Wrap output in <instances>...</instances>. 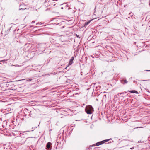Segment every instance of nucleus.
Listing matches in <instances>:
<instances>
[{
    "instance_id": "nucleus-2",
    "label": "nucleus",
    "mask_w": 150,
    "mask_h": 150,
    "mask_svg": "<svg viewBox=\"0 0 150 150\" xmlns=\"http://www.w3.org/2000/svg\"><path fill=\"white\" fill-rule=\"evenodd\" d=\"M85 111L88 114H91L93 112V108L90 105L88 106L85 108Z\"/></svg>"
},
{
    "instance_id": "nucleus-17",
    "label": "nucleus",
    "mask_w": 150,
    "mask_h": 150,
    "mask_svg": "<svg viewBox=\"0 0 150 150\" xmlns=\"http://www.w3.org/2000/svg\"><path fill=\"white\" fill-rule=\"evenodd\" d=\"M106 96V95H104V96Z\"/></svg>"
},
{
    "instance_id": "nucleus-9",
    "label": "nucleus",
    "mask_w": 150,
    "mask_h": 150,
    "mask_svg": "<svg viewBox=\"0 0 150 150\" xmlns=\"http://www.w3.org/2000/svg\"><path fill=\"white\" fill-rule=\"evenodd\" d=\"M31 111H30V114H29V116H30V117H32V115H31Z\"/></svg>"
},
{
    "instance_id": "nucleus-11",
    "label": "nucleus",
    "mask_w": 150,
    "mask_h": 150,
    "mask_svg": "<svg viewBox=\"0 0 150 150\" xmlns=\"http://www.w3.org/2000/svg\"><path fill=\"white\" fill-rule=\"evenodd\" d=\"M143 128V127H136V128H134V129H136V128Z\"/></svg>"
},
{
    "instance_id": "nucleus-6",
    "label": "nucleus",
    "mask_w": 150,
    "mask_h": 150,
    "mask_svg": "<svg viewBox=\"0 0 150 150\" xmlns=\"http://www.w3.org/2000/svg\"><path fill=\"white\" fill-rule=\"evenodd\" d=\"M91 21V20H90L88 21L87 22H86L84 24V26L86 27V26L90 23Z\"/></svg>"
},
{
    "instance_id": "nucleus-13",
    "label": "nucleus",
    "mask_w": 150,
    "mask_h": 150,
    "mask_svg": "<svg viewBox=\"0 0 150 150\" xmlns=\"http://www.w3.org/2000/svg\"><path fill=\"white\" fill-rule=\"evenodd\" d=\"M146 71H150V70H146Z\"/></svg>"
},
{
    "instance_id": "nucleus-5",
    "label": "nucleus",
    "mask_w": 150,
    "mask_h": 150,
    "mask_svg": "<svg viewBox=\"0 0 150 150\" xmlns=\"http://www.w3.org/2000/svg\"><path fill=\"white\" fill-rule=\"evenodd\" d=\"M120 81L121 83H122L123 85L126 84L128 83V81L126 79L121 80Z\"/></svg>"
},
{
    "instance_id": "nucleus-14",
    "label": "nucleus",
    "mask_w": 150,
    "mask_h": 150,
    "mask_svg": "<svg viewBox=\"0 0 150 150\" xmlns=\"http://www.w3.org/2000/svg\"><path fill=\"white\" fill-rule=\"evenodd\" d=\"M32 80L31 79H30L28 80V81H30Z\"/></svg>"
},
{
    "instance_id": "nucleus-1",
    "label": "nucleus",
    "mask_w": 150,
    "mask_h": 150,
    "mask_svg": "<svg viewBox=\"0 0 150 150\" xmlns=\"http://www.w3.org/2000/svg\"><path fill=\"white\" fill-rule=\"evenodd\" d=\"M17 142L19 144H23L26 141V139L24 137L20 136L17 137L16 139Z\"/></svg>"
},
{
    "instance_id": "nucleus-4",
    "label": "nucleus",
    "mask_w": 150,
    "mask_h": 150,
    "mask_svg": "<svg viewBox=\"0 0 150 150\" xmlns=\"http://www.w3.org/2000/svg\"><path fill=\"white\" fill-rule=\"evenodd\" d=\"M74 57H72L71 58L70 60L69 63V65H71L73 63V61L74 60Z\"/></svg>"
},
{
    "instance_id": "nucleus-12",
    "label": "nucleus",
    "mask_w": 150,
    "mask_h": 150,
    "mask_svg": "<svg viewBox=\"0 0 150 150\" xmlns=\"http://www.w3.org/2000/svg\"><path fill=\"white\" fill-rule=\"evenodd\" d=\"M35 21H32V23H35Z\"/></svg>"
},
{
    "instance_id": "nucleus-3",
    "label": "nucleus",
    "mask_w": 150,
    "mask_h": 150,
    "mask_svg": "<svg viewBox=\"0 0 150 150\" xmlns=\"http://www.w3.org/2000/svg\"><path fill=\"white\" fill-rule=\"evenodd\" d=\"M111 139H106L104 140L101 141L99 142H97L96 144V145H94L93 146H95V145L98 146L100 145H102L104 143H106V142H108V141Z\"/></svg>"
},
{
    "instance_id": "nucleus-15",
    "label": "nucleus",
    "mask_w": 150,
    "mask_h": 150,
    "mask_svg": "<svg viewBox=\"0 0 150 150\" xmlns=\"http://www.w3.org/2000/svg\"><path fill=\"white\" fill-rule=\"evenodd\" d=\"M22 4H21L20 5V7L21 6V5H22Z\"/></svg>"
},
{
    "instance_id": "nucleus-10",
    "label": "nucleus",
    "mask_w": 150,
    "mask_h": 150,
    "mask_svg": "<svg viewBox=\"0 0 150 150\" xmlns=\"http://www.w3.org/2000/svg\"><path fill=\"white\" fill-rule=\"evenodd\" d=\"M26 8H20L19 9V10H25V9Z\"/></svg>"
},
{
    "instance_id": "nucleus-16",
    "label": "nucleus",
    "mask_w": 150,
    "mask_h": 150,
    "mask_svg": "<svg viewBox=\"0 0 150 150\" xmlns=\"http://www.w3.org/2000/svg\"><path fill=\"white\" fill-rule=\"evenodd\" d=\"M39 24V23H37L36 25H38V24Z\"/></svg>"
},
{
    "instance_id": "nucleus-8",
    "label": "nucleus",
    "mask_w": 150,
    "mask_h": 150,
    "mask_svg": "<svg viewBox=\"0 0 150 150\" xmlns=\"http://www.w3.org/2000/svg\"><path fill=\"white\" fill-rule=\"evenodd\" d=\"M129 92L132 93H135L137 94L138 93V92H137V91L135 90H132L130 91H129Z\"/></svg>"
},
{
    "instance_id": "nucleus-18",
    "label": "nucleus",
    "mask_w": 150,
    "mask_h": 150,
    "mask_svg": "<svg viewBox=\"0 0 150 150\" xmlns=\"http://www.w3.org/2000/svg\"><path fill=\"white\" fill-rule=\"evenodd\" d=\"M132 149V148H130V149Z\"/></svg>"
},
{
    "instance_id": "nucleus-7",
    "label": "nucleus",
    "mask_w": 150,
    "mask_h": 150,
    "mask_svg": "<svg viewBox=\"0 0 150 150\" xmlns=\"http://www.w3.org/2000/svg\"><path fill=\"white\" fill-rule=\"evenodd\" d=\"M51 144V143L50 142H48L47 144L46 147L47 148L49 149L50 148V146Z\"/></svg>"
}]
</instances>
